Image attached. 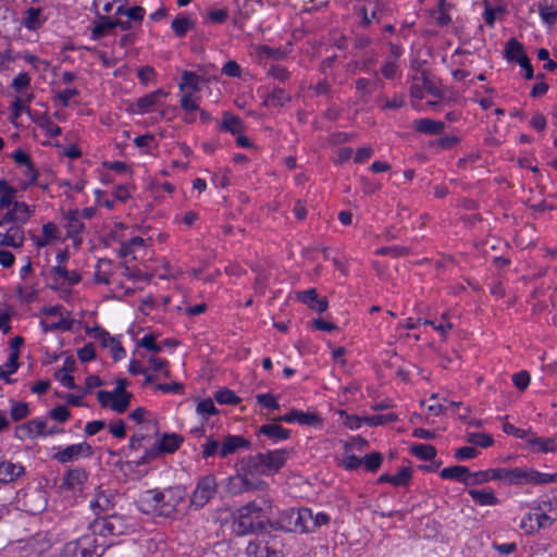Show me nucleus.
<instances>
[{"label":"nucleus","instance_id":"obj_1","mask_svg":"<svg viewBox=\"0 0 557 557\" xmlns=\"http://www.w3.org/2000/svg\"><path fill=\"white\" fill-rule=\"evenodd\" d=\"M272 511V499L267 495L239 506L232 512V530L236 535L244 536L262 532Z\"/></svg>","mask_w":557,"mask_h":557},{"label":"nucleus","instance_id":"obj_2","mask_svg":"<svg viewBox=\"0 0 557 557\" xmlns=\"http://www.w3.org/2000/svg\"><path fill=\"white\" fill-rule=\"evenodd\" d=\"M186 497L182 485L152 488L139 494L136 505L139 511L150 516L172 517Z\"/></svg>","mask_w":557,"mask_h":557},{"label":"nucleus","instance_id":"obj_3","mask_svg":"<svg viewBox=\"0 0 557 557\" xmlns=\"http://www.w3.org/2000/svg\"><path fill=\"white\" fill-rule=\"evenodd\" d=\"M329 522L327 515L318 512L313 515L309 508H288L281 511L277 525L286 532L311 533Z\"/></svg>","mask_w":557,"mask_h":557},{"label":"nucleus","instance_id":"obj_4","mask_svg":"<svg viewBox=\"0 0 557 557\" xmlns=\"http://www.w3.org/2000/svg\"><path fill=\"white\" fill-rule=\"evenodd\" d=\"M18 186H13L7 180H0V210L7 219H17L27 223L36 212V206L17 200Z\"/></svg>","mask_w":557,"mask_h":557},{"label":"nucleus","instance_id":"obj_5","mask_svg":"<svg viewBox=\"0 0 557 557\" xmlns=\"http://www.w3.org/2000/svg\"><path fill=\"white\" fill-rule=\"evenodd\" d=\"M555 521H557V500L543 497L534 502L532 510L523 516L520 528L532 534L552 527Z\"/></svg>","mask_w":557,"mask_h":557},{"label":"nucleus","instance_id":"obj_6","mask_svg":"<svg viewBox=\"0 0 557 557\" xmlns=\"http://www.w3.org/2000/svg\"><path fill=\"white\" fill-rule=\"evenodd\" d=\"M10 158L14 162L12 171L13 182L18 186L21 191H27L32 186L37 184L40 176L39 170L36 168L28 152L22 148H17L10 153Z\"/></svg>","mask_w":557,"mask_h":557},{"label":"nucleus","instance_id":"obj_7","mask_svg":"<svg viewBox=\"0 0 557 557\" xmlns=\"http://www.w3.org/2000/svg\"><path fill=\"white\" fill-rule=\"evenodd\" d=\"M109 546L107 541L99 542L95 533L87 532L64 544L60 557H101Z\"/></svg>","mask_w":557,"mask_h":557},{"label":"nucleus","instance_id":"obj_8","mask_svg":"<svg viewBox=\"0 0 557 557\" xmlns=\"http://www.w3.org/2000/svg\"><path fill=\"white\" fill-rule=\"evenodd\" d=\"M133 523L129 518L111 515L101 519H97L90 529V533H95L98 536L99 542L107 541L112 545V542L108 541V537L120 536L127 534L133 531Z\"/></svg>","mask_w":557,"mask_h":557},{"label":"nucleus","instance_id":"obj_9","mask_svg":"<svg viewBox=\"0 0 557 557\" xmlns=\"http://www.w3.org/2000/svg\"><path fill=\"white\" fill-rule=\"evenodd\" d=\"M128 385L129 381L127 379H119L112 391H99L97 399L101 407L110 408L117 413L125 412L133 398V394L126 391Z\"/></svg>","mask_w":557,"mask_h":557},{"label":"nucleus","instance_id":"obj_10","mask_svg":"<svg viewBox=\"0 0 557 557\" xmlns=\"http://www.w3.org/2000/svg\"><path fill=\"white\" fill-rule=\"evenodd\" d=\"M218 493L215 475L209 473L197 479L194 491L189 497V506L195 510L203 508Z\"/></svg>","mask_w":557,"mask_h":557},{"label":"nucleus","instance_id":"obj_11","mask_svg":"<svg viewBox=\"0 0 557 557\" xmlns=\"http://www.w3.org/2000/svg\"><path fill=\"white\" fill-rule=\"evenodd\" d=\"M17 219H7V215L0 218V247H11L20 249L25 242L23 225Z\"/></svg>","mask_w":557,"mask_h":557},{"label":"nucleus","instance_id":"obj_12","mask_svg":"<svg viewBox=\"0 0 557 557\" xmlns=\"http://www.w3.org/2000/svg\"><path fill=\"white\" fill-rule=\"evenodd\" d=\"M289 456L287 449H274L268 453H259L252 458L253 466L262 472H276L286 463Z\"/></svg>","mask_w":557,"mask_h":557},{"label":"nucleus","instance_id":"obj_13","mask_svg":"<svg viewBox=\"0 0 557 557\" xmlns=\"http://www.w3.org/2000/svg\"><path fill=\"white\" fill-rule=\"evenodd\" d=\"M548 473L541 472L530 467L511 468L510 485H546Z\"/></svg>","mask_w":557,"mask_h":557},{"label":"nucleus","instance_id":"obj_14","mask_svg":"<svg viewBox=\"0 0 557 557\" xmlns=\"http://www.w3.org/2000/svg\"><path fill=\"white\" fill-rule=\"evenodd\" d=\"M88 480L87 472L82 468L69 469L62 479L61 490L71 492L73 495H81Z\"/></svg>","mask_w":557,"mask_h":557},{"label":"nucleus","instance_id":"obj_15","mask_svg":"<svg viewBox=\"0 0 557 557\" xmlns=\"http://www.w3.org/2000/svg\"><path fill=\"white\" fill-rule=\"evenodd\" d=\"M273 421H281L285 423H297L304 426H320L322 423L321 417L314 411H302L292 409L285 414L273 419Z\"/></svg>","mask_w":557,"mask_h":557},{"label":"nucleus","instance_id":"obj_16","mask_svg":"<svg viewBox=\"0 0 557 557\" xmlns=\"http://www.w3.org/2000/svg\"><path fill=\"white\" fill-rule=\"evenodd\" d=\"M62 226L66 231L67 237L73 240L75 246H78L82 243L81 234L85 227L79 218L78 210H69L63 212Z\"/></svg>","mask_w":557,"mask_h":557},{"label":"nucleus","instance_id":"obj_17","mask_svg":"<svg viewBox=\"0 0 557 557\" xmlns=\"http://www.w3.org/2000/svg\"><path fill=\"white\" fill-rule=\"evenodd\" d=\"M91 454V447L86 442L72 444L57 451L53 458L60 463H66L78 459L79 457H88Z\"/></svg>","mask_w":557,"mask_h":557},{"label":"nucleus","instance_id":"obj_18","mask_svg":"<svg viewBox=\"0 0 557 557\" xmlns=\"http://www.w3.org/2000/svg\"><path fill=\"white\" fill-rule=\"evenodd\" d=\"M95 337L103 348L109 350L114 361H120L125 358L126 351L117 338L111 336L103 330H98Z\"/></svg>","mask_w":557,"mask_h":557},{"label":"nucleus","instance_id":"obj_19","mask_svg":"<svg viewBox=\"0 0 557 557\" xmlns=\"http://www.w3.org/2000/svg\"><path fill=\"white\" fill-rule=\"evenodd\" d=\"M256 434L259 437L263 436L268 438L273 444H277L290 437V431L275 422L260 425L257 429Z\"/></svg>","mask_w":557,"mask_h":557},{"label":"nucleus","instance_id":"obj_20","mask_svg":"<svg viewBox=\"0 0 557 557\" xmlns=\"http://www.w3.org/2000/svg\"><path fill=\"white\" fill-rule=\"evenodd\" d=\"M18 431L23 434V436L29 438L36 437H47L55 434L57 431H48V423L46 420L34 419L18 428Z\"/></svg>","mask_w":557,"mask_h":557},{"label":"nucleus","instance_id":"obj_21","mask_svg":"<svg viewBox=\"0 0 557 557\" xmlns=\"http://www.w3.org/2000/svg\"><path fill=\"white\" fill-rule=\"evenodd\" d=\"M532 454H547L557 450V441L554 437H542L533 434L525 447Z\"/></svg>","mask_w":557,"mask_h":557},{"label":"nucleus","instance_id":"obj_22","mask_svg":"<svg viewBox=\"0 0 557 557\" xmlns=\"http://www.w3.org/2000/svg\"><path fill=\"white\" fill-rule=\"evenodd\" d=\"M25 473V468L21 463H14L5 460L0 462V483H12Z\"/></svg>","mask_w":557,"mask_h":557},{"label":"nucleus","instance_id":"obj_23","mask_svg":"<svg viewBox=\"0 0 557 557\" xmlns=\"http://www.w3.org/2000/svg\"><path fill=\"white\" fill-rule=\"evenodd\" d=\"M168 94L163 89H158L152 91L141 98H139L136 102L138 111L140 113H147L154 109V107L160 106L165 99Z\"/></svg>","mask_w":557,"mask_h":557},{"label":"nucleus","instance_id":"obj_24","mask_svg":"<svg viewBox=\"0 0 557 557\" xmlns=\"http://www.w3.org/2000/svg\"><path fill=\"white\" fill-rule=\"evenodd\" d=\"M249 446V442L239 435H227L224 437L221 443V448L219 450V456L221 458H226L227 456L236 453L240 448H247Z\"/></svg>","mask_w":557,"mask_h":557},{"label":"nucleus","instance_id":"obj_25","mask_svg":"<svg viewBox=\"0 0 557 557\" xmlns=\"http://www.w3.org/2000/svg\"><path fill=\"white\" fill-rule=\"evenodd\" d=\"M298 299L317 312L321 313L327 309V301L318 298L315 289H307L298 293Z\"/></svg>","mask_w":557,"mask_h":557},{"label":"nucleus","instance_id":"obj_26","mask_svg":"<svg viewBox=\"0 0 557 557\" xmlns=\"http://www.w3.org/2000/svg\"><path fill=\"white\" fill-rule=\"evenodd\" d=\"M275 544V539H272V546H270V542H250L247 546V554L255 557H276Z\"/></svg>","mask_w":557,"mask_h":557},{"label":"nucleus","instance_id":"obj_27","mask_svg":"<svg viewBox=\"0 0 557 557\" xmlns=\"http://www.w3.org/2000/svg\"><path fill=\"white\" fill-rule=\"evenodd\" d=\"M183 441V437L176 433H164L156 444L161 454H172L180 448Z\"/></svg>","mask_w":557,"mask_h":557},{"label":"nucleus","instance_id":"obj_28","mask_svg":"<svg viewBox=\"0 0 557 557\" xmlns=\"http://www.w3.org/2000/svg\"><path fill=\"white\" fill-rule=\"evenodd\" d=\"M471 499L479 506H496L499 499L492 490H476L471 488L468 491Z\"/></svg>","mask_w":557,"mask_h":557},{"label":"nucleus","instance_id":"obj_29","mask_svg":"<svg viewBox=\"0 0 557 557\" xmlns=\"http://www.w3.org/2000/svg\"><path fill=\"white\" fill-rule=\"evenodd\" d=\"M45 21L40 8H29L24 13L22 25L28 30H37L44 25Z\"/></svg>","mask_w":557,"mask_h":557},{"label":"nucleus","instance_id":"obj_30","mask_svg":"<svg viewBox=\"0 0 557 557\" xmlns=\"http://www.w3.org/2000/svg\"><path fill=\"white\" fill-rule=\"evenodd\" d=\"M202 82V77H200L196 73L184 71L183 74L181 75V82L178 84V87L183 92L194 94L200 90V85Z\"/></svg>","mask_w":557,"mask_h":557},{"label":"nucleus","instance_id":"obj_31","mask_svg":"<svg viewBox=\"0 0 557 557\" xmlns=\"http://www.w3.org/2000/svg\"><path fill=\"white\" fill-rule=\"evenodd\" d=\"M414 128L419 133L428 135H440L445 128V124L441 121L431 119H419L414 121Z\"/></svg>","mask_w":557,"mask_h":557},{"label":"nucleus","instance_id":"obj_32","mask_svg":"<svg viewBox=\"0 0 557 557\" xmlns=\"http://www.w3.org/2000/svg\"><path fill=\"white\" fill-rule=\"evenodd\" d=\"M441 478L444 480H456L460 483L468 484V478L470 476V471L465 466H453L444 468L441 473Z\"/></svg>","mask_w":557,"mask_h":557},{"label":"nucleus","instance_id":"obj_33","mask_svg":"<svg viewBox=\"0 0 557 557\" xmlns=\"http://www.w3.org/2000/svg\"><path fill=\"white\" fill-rule=\"evenodd\" d=\"M115 28V18L109 16H101L99 22L95 23L91 30V38L99 40L100 38L111 34Z\"/></svg>","mask_w":557,"mask_h":557},{"label":"nucleus","instance_id":"obj_34","mask_svg":"<svg viewBox=\"0 0 557 557\" xmlns=\"http://www.w3.org/2000/svg\"><path fill=\"white\" fill-rule=\"evenodd\" d=\"M504 57L509 62H518V60L523 59L527 54L522 44L516 38H510L505 45Z\"/></svg>","mask_w":557,"mask_h":557},{"label":"nucleus","instance_id":"obj_35","mask_svg":"<svg viewBox=\"0 0 557 557\" xmlns=\"http://www.w3.org/2000/svg\"><path fill=\"white\" fill-rule=\"evenodd\" d=\"M244 123L238 116L228 112L224 113L220 124L221 131L228 132L233 135H239L244 132Z\"/></svg>","mask_w":557,"mask_h":557},{"label":"nucleus","instance_id":"obj_36","mask_svg":"<svg viewBox=\"0 0 557 557\" xmlns=\"http://www.w3.org/2000/svg\"><path fill=\"white\" fill-rule=\"evenodd\" d=\"M125 4L126 0H94L96 9L108 15L111 13H114V15L122 14Z\"/></svg>","mask_w":557,"mask_h":557},{"label":"nucleus","instance_id":"obj_37","mask_svg":"<svg viewBox=\"0 0 557 557\" xmlns=\"http://www.w3.org/2000/svg\"><path fill=\"white\" fill-rule=\"evenodd\" d=\"M113 506L110 495L104 492H98L89 503L90 509L96 513L108 511Z\"/></svg>","mask_w":557,"mask_h":557},{"label":"nucleus","instance_id":"obj_38","mask_svg":"<svg viewBox=\"0 0 557 557\" xmlns=\"http://www.w3.org/2000/svg\"><path fill=\"white\" fill-rule=\"evenodd\" d=\"M134 145L140 149L141 152L149 154L158 148V140L152 134H144L133 139Z\"/></svg>","mask_w":557,"mask_h":557},{"label":"nucleus","instance_id":"obj_39","mask_svg":"<svg viewBox=\"0 0 557 557\" xmlns=\"http://www.w3.org/2000/svg\"><path fill=\"white\" fill-rule=\"evenodd\" d=\"M18 366L16 354L10 352L7 362L0 366V380H3L8 384L12 383L10 375L17 371Z\"/></svg>","mask_w":557,"mask_h":557},{"label":"nucleus","instance_id":"obj_40","mask_svg":"<svg viewBox=\"0 0 557 557\" xmlns=\"http://www.w3.org/2000/svg\"><path fill=\"white\" fill-rule=\"evenodd\" d=\"M411 454L420 460H433L436 457V449L429 444H414L410 448Z\"/></svg>","mask_w":557,"mask_h":557},{"label":"nucleus","instance_id":"obj_41","mask_svg":"<svg viewBox=\"0 0 557 557\" xmlns=\"http://www.w3.org/2000/svg\"><path fill=\"white\" fill-rule=\"evenodd\" d=\"M337 414L339 416L342 424L351 431L359 430L364 423V417L349 414L346 410H338Z\"/></svg>","mask_w":557,"mask_h":557},{"label":"nucleus","instance_id":"obj_42","mask_svg":"<svg viewBox=\"0 0 557 557\" xmlns=\"http://www.w3.org/2000/svg\"><path fill=\"white\" fill-rule=\"evenodd\" d=\"M32 78L28 73L20 72L11 82L10 88L17 94H23L30 89Z\"/></svg>","mask_w":557,"mask_h":557},{"label":"nucleus","instance_id":"obj_43","mask_svg":"<svg viewBox=\"0 0 557 557\" xmlns=\"http://www.w3.org/2000/svg\"><path fill=\"white\" fill-rule=\"evenodd\" d=\"M194 27V22L185 16H177L171 23V28L177 37H184Z\"/></svg>","mask_w":557,"mask_h":557},{"label":"nucleus","instance_id":"obj_44","mask_svg":"<svg viewBox=\"0 0 557 557\" xmlns=\"http://www.w3.org/2000/svg\"><path fill=\"white\" fill-rule=\"evenodd\" d=\"M52 271L59 278L69 285H75L81 281V275L76 271H70L62 264L55 265Z\"/></svg>","mask_w":557,"mask_h":557},{"label":"nucleus","instance_id":"obj_45","mask_svg":"<svg viewBox=\"0 0 557 557\" xmlns=\"http://www.w3.org/2000/svg\"><path fill=\"white\" fill-rule=\"evenodd\" d=\"M412 471L409 467H403L394 475H391L389 483L397 487H407L411 481Z\"/></svg>","mask_w":557,"mask_h":557},{"label":"nucleus","instance_id":"obj_46","mask_svg":"<svg viewBox=\"0 0 557 557\" xmlns=\"http://www.w3.org/2000/svg\"><path fill=\"white\" fill-rule=\"evenodd\" d=\"M38 127L46 132V135L50 138H54L61 135L62 129L57 124H54L50 116H41L38 120Z\"/></svg>","mask_w":557,"mask_h":557},{"label":"nucleus","instance_id":"obj_47","mask_svg":"<svg viewBox=\"0 0 557 557\" xmlns=\"http://www.w3.org/2000/svg\"><path fill=\"white\" fill-rule=\"evenodd\" d=\"M398 420L397 414L393 412L384 413V414H375L372 417L364 416V423L369 426H377L387 424L391 422H395Z\"/></svg>","mask_w":557,"mask_h":557},{"label":"nucleus","instance_id":"obj_48","mask_svg":"<svg viewBox=\"0 0 557 557\" xmlns=\"http://www.w3.org/2000/svg\"><path fill=\"white\" fill-rule=\"evenodd\" d=\"M41 326L45 332H52L57 330L69 331L72 327V320L69 317H63V314H61V318L55 322L48 323L46 321H41Z\"/></svg>","mask_w":557,"mask_h":557},{"label":"nucleus","instance_id":"obj_49","mask_svg":"<svg viewBox=\"0 0 557 557\" xmlns=\"http://www.w3.org/2000/svg\"><path fill=\"white\" fill-rule=\"evenodd\" d=\"M424 325H431L435 331H437L443 337H446L447 333L453 329V323L448 321L447 314H443L440 322L434 320H423Z\"/></svg>","mask_w":557,"mask_h":557},{"label":"nucleus","instance_id":"obj_50","mask_svg":"<svg viewBox=\"0 0 557 557\" xmlns=\"http://www.w3.org/2000/svg\"><path fill=\"white\" fill-rule=\"evenodd\" d=\"M290 99L289 95L281 88H275L267 98L269 106L282 107Z\"/></svg>","mask_w":557,"mask_h":557},{"label":"nucleus","instance_id":"obj_51","mask_svg":"<svg viewBox=\"0 0 557 557\" xmlns=\"http://www.w3.org/2000/svg\"><path fill=\"white\" fill-rule=\"evenodd\" d=\"M380 3L375 2L373 10L369 13L367 7H361L359 10V14L361 16L360 25L363 28H368L373 21H379L377 16V10H379Z\"/></svg>","mask_w":557,"mask_h":557},{"label":"nucleus","instance_id":"obj_52","mask_svg":"<svg viewBox=\"0 0 557 557\" xmlns=\"http://www.w3.org/2000/svg\"><path fill=\"white\" fill-rule=\"evenodd\" d=\"M257 52L259 55L273 59V60H283L286 58V52L280 48H273L270 46H259L257 48Z\"/></svg>","mask_w":557,"mask_h":557},{"label":"nucleus","instance_id":"obj_53","mask_svg":"<svg viewBox=\"0 0 557 557\" xmlns=\"http://www.w3.org/2000/svg\"><path fill=\"white\" fill-rule=\"evenodd\" d=\"M121 15H125L127 21H131L133 24H140L145 16V9L138 5L129 9H125V7H123V13Z\"/></svg>","mask_w":557,"mask_h":557},{"label":"nucleus","instance_id":"obj_54","mask_svg":"<svg viewBox=\"0 0 557 557\" xmlns=\"http://www.w3.org/2000/svg\"><path fill=\"white\" fill-rule=\"evenodd\" d=\"M256 398H257L258 404L263 408H267L270 410H276L280 408L277 397L270 393L259 394L256 396Z\"/></svg>","mask_w":557,"mask_h":557},{"label":"nucleus","instance_id":"obj_55","mask_svg":"<svg viewBox=\"0 0 557 557\" xmlns=\"http://www.w3.org/2000/svg\"><path fill=\"white\" fill-rule=\"evenodd\" d=\"M42 234L50 243L60 242L62 239L61 230L51 222L42 225Z\"/></svg>","mask_w":557,"mask_h":557},{"label":"nucleus","instance_id":"obj_56","mask_svg":"<svg viewBox=\"0 0 557 557\" xmlns=\"http://www.w3.org/2000/svg\"><path fill=\"white\" fill-rule=\"evenodd\" d=\"M383 457L380 453H372L362 458V465L370 472L376 471L382 465Z\"/></svg>","mask_w":557,"mask_h":557},{"label":"nucleus","instance_id":"obj_57","mask_svg":"<svg viewBox=\"0 0 557 557\" xmlns=\"http://www.w3.org/2000/svg\"><path fill=\"white\" fill-rule=\"evenodd\" d=\"M220 448L221 443L210 437L205 444L201 445V455L203 458H209L216 455L219 456Z\"/></svg>","mask_w":557,"mask_h":557},{"label":"nucleus","instance_id":"obj_58","mask_svg":"<svg viewBox=\"0 0 557 557\" xmlns=\"http://www.w3.org/2000/svg\"><path fill=\"white\" fill-rule=\"evenodd\" d=\"M341 462L346 470H356L362 465V458L355 456L351 451H345Z\"/></svg>","mask_w":557,"mask_h":557},{"label":"nucleus","instance_id":"obj_59","mask_svg":"<svg viewBox=\"0 0 557 557\" xmlns=\"http://www.w3.org/2000/svg\"><path fill=\"white\" fill-rule=\"evenodd\" d=\"M471 53L469 51H463L457 49L450 57L451 65L461 67L471 63L470 60Z\"/></svg>","mask_w":557,"mask_h":557},{"label":"nucleus","instance_id":"obj_60","mask_svg":"<svg viewBox=\"0 0 557 557\" xmlns=\"http://www.w3.org/2000/svg\"><path fill=\"white\" fill-rule=\"evenodd\" d=\"M491 478L493 481H502L506 484H511V468H494L491 469Z\"/></svg>","mask_w":557,"mask_h":557},{"label":"nucleus","instance_id":"obj_61","mask_svg":"<svg viewBox=\"0 0 557 557\" xmlns=\"http://www.w3.org/2000/svg\"><path fill=\"white\" fill-rule=\"evenodd\" d=\"M107 268H110V262L107 260H102L98 262V265L95 271V281L100 284H109V275Z\"/></svg>","mask_w":557,"mask_h":557},{"label":"nucleus","instance_id":"obj_62","mask_svg":"<svg viewBox=\"0 0 557 557\" xmlns=\"http://www.w3.org/2000/svg\"><path fill=\"white\" fill-rule=\"evenodd\" d=\"M540 15L544 23L553 25L557 20V9L553 5H540Z\"/></svg>","mask_w":557,"mask_h":557},{"label":"nucleus","instance_id":"obj_63","mask_svg":"<svg viewBox=\"0 0 557 557\" xmlns=\"http://www.w3.org/2000/svg\"><path fill=\"white\" fill-rule=\"evenodd\" d=\"M181 107L188 113L198 111V98H195L191 92H184L183 97L181 98Z\"/></svg>","mask_w":557,"mask_h":557},{"label":"nucleus","instance_id":"obj_64","mask_svg":"<svg viewBox=\"0 0 557 557\" xmlns=\"http://www.w3.org/2000/svg\"><path fill=\"white\" fill-rule=\"evenodd\" d=\"M468 442L472 445L486 448L493 444V438L488 434L472 433L469 435Z\"/></svg>","mask_w":557,"mask_h":557}]
</instances>
